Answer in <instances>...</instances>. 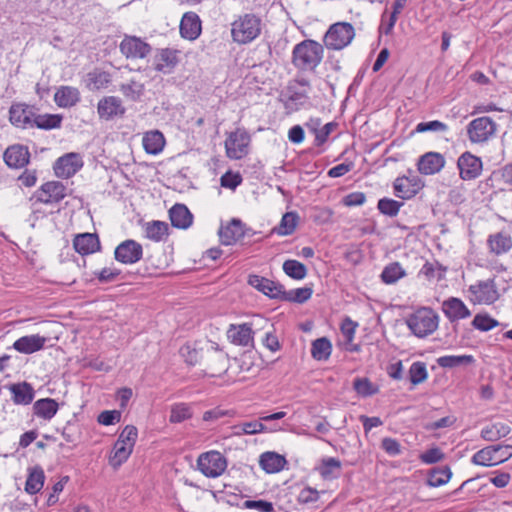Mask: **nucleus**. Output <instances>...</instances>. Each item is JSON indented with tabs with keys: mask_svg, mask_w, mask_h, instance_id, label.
<instances>
[{
	"mask_svg": "<svg viewBox=\"0 0 512 512\" xmlns=\"http://www.w3.org/2000/svg\"><path fill=\"white\" fill-rule=\"evenodd\" d=\"M264 28L262 18L255 13H244L231 23V38L239 45H246L257 39Z\"/></svg>",
	"mask_w": 512,
	"mask_h": 512,
	"instance_id": "1",
	"label": "nucleus"
},
{
	"mask_svg": "<svg viewBox=\"0 0 512 512\" xmlns=\"http://www.w3.org/2000/svg\"><path fill=\"white\" fill-rule=\"evenodd\" d=\"M324 47L312 39L296 44L292 51V64L300 71H314L321 63Z\"/></svg>",
	"mask_w": 512,
	"mask_h": 512,
	"instance_id": "2",
	"label": "nucleus"
},
{
	"mask_svg": "<svg viewBox=\"0 0 512 512\" xmlns=\"http://www.w3.org/2000/svg\"><path fill=\"white\" fill-rule=\"evenodd\" d=\"M309 81L302 78L291 82L281 97L284 107L288 112H295L309 104Z\"/></svg>",
	"mask_w": 512,
	"mask_h": 512,
	"instance_id": "3",
	"label": "nucleus"
},
{
	"mask_svg": "<svg viewBox=\"0 0 512 512\" xmlns=\"http://www.w3.org/2000/svg\"><path fill=\"white\" fill-rule=\"evenodd\" d=\"M406 323L415 336L422 338L438 328L439 317L431 308L424 307L411 314Z\"/></svg>",
	"mask_w": 512,
	"mask_h": 512,
	"instance_id": "4",
	"label": "nucleus"
},
{
	"mask_svg": "<svg viewBox=\"0 0 512 512\" xmlns=\"http://www.w3.org/2000/svg\"><path fill=\"white\" fill-rule=\"evenodd\" d=\"M355 37V29L348 22H336L329 26L323 42L328 50H342L349 46Z\"/></svg>",
	"mask_w": 512,
	"mask_h": 512,
	"instance_id": "5",
	"label": "nucleus"
},
{
	"mask_svg": "<svg viewBox=\"0 0 512 512\" xmlns=\"http://www.w3.org/2000/svg\"><path fill=\"white\" fill-rule=\"evenodd\" d=\"M512 457V445H490L477 451L471 458L475 465L492 467L501 464Z\"/></svg>",
	"mask_w": 512,
	"mask_h": 512,
	"instance_id": "6",
	"label": "nucleus"
},
{
	"mask_svg": "<svg viewBox=\"0 0 512 512\" xmlns=\"http://www.w3.org/2000/svg\"><path fill=\"white\" fill-rule=\"evenodd\" d=\"M197 467L206 477L216 478L226 470L227 460L220 452L211 450L199 455Z\"/></svg>",
	"mask_w": 512,
	"mask_h": 512,
	"instance_id": "7",
	"label": "nucleus"
},
{
	"mask_svg": "<svg viewBox=\"0 0 512 512\" xmlns=\"http://www.w3.org/2000/svg\"><path fill=\"white\" fill-rule=\"evenodd\" d=\"M496 130L497 124L490 117L482 116L467 125V136L472 143H485L495 135Z\"/></svg>",
	"mask_w": 512,
	"mask_h": 512,
	"instance_id": "8",
	"label": "nucleus"
},
{
	"mask_svg": "<svg viewBox=\"0 0 512 512\" xmlns=\"http://www.w3.org/2000/svg\"><path fill=\"white\" fill-rule=\"evenodd\" d=\"M250 136L245 130L237 129L231 132L225 141L227 157L239 160L249 152Z\"/></svg>",
	"mask_w": 512,
	"mask_h": 512,
	"instance_id": "9",
	"label": "nucleus"
},
{
	"mask_svg": "<svg viewBox=\"0 0 512 512\" xmlns=\"http://www.w3.org/2000/svg\"><path fill=\"white\" fill-rule=\"evenodd\" d=\"M67 196V188L60 181H48L42 184L34 193L36 202L43 204H55Z\"/></svg>",
	"mask_w": 512,
	"mask_h": 512,
	"instance_id": "10",
	"label": "nucleus"
},
{
	"mask_svg": "<svg viewBox=\"0 0 512 512\" xmlns=\"http://www.w3.org/2000/svg\"><path fill=\"white\" fill-rule=\"evenodd\" d=\"M143 256V247L133 239L122 241L114 250L116 261L126 265H132L141 260Z\"/></svg>",
	"mask_w": 512,
	"mask_h": 512,
	"instance_id": "11",
	"label": "nucleus"
},
{
	"mask_svg": "<svg viewBox=\"0 0 512 512\" xmlns=\"http://www.w3.org/2000/svg\"><path fill=\"white\" fill-rule=\"evenodd\" d=\"M459 176L464 181L478 178L483 170V163L480 157L470 152L462 153L457 160Z\"/></svg>",
	"mask_w": 512,
	"mask_h": 512,
	"instance_id": "12",
	"label": "nucleus"
},
{
	"mask_svg": "<svg viewBox=\"0 0 512 512\" xmlns=\"http://www.w3.org/2000/svg\"><path fill=\"white\" fill-rule=\"evenodd\" d=\"M83 159L78 153H67L56 160L53 169L59 178L68 179L74 176L82 167Z\"/></svg>",
	"mask_w": 512,
	"mask_h": 512,
	"instance_id": "13",
	"label": "nucleus"
},
{
	"mask_svg": "<svg viewBox=\"0 0 512 512\" xmlns=\"http://www.w3.org/2000/svg\"><path fill=\"white\" fill-rule=\"evenodd\" d=\"M121 53L128 59H143L152 50L150 44L136 36L125 35L119 45Z\"/></svg>",
	"mask_w": 512,
	"mask_h": 512,
	"instance_id": "14",
	"label": "nucleus"
},
{
	"mask_svg": "<svg viewBox=\"0 0 512 512\" xmlns=\"http://www.w3.org/2000/svg\"><path fill=\"white\" fill-rule=\"evenodd\" d=\"M469 292L473 296V300L479 304H492L499 298L493 278L477 281L475 284L470 285Z\"/></svg>",
	"mask_w": 512,
	"mask_h": 512,
	"instance_id": "15",
	"label": "nucleus"
},
{
	"mask_svg": "<svg viewBox=\"0 0 512 512\" xmlns=\"http://www.w3.org/2000/svg\"><path fill=\"white\" fill-rule=\"evenodd\" d=\"M35 107L24 103L12 104L9 109L10 122L19 128L28 129L32 128V121L35 112Z\"/></svg>",
	"mask_w": 512,
	"mask_h": 512,
	"instance_id": "16",
	"label": "nucleus"
},
{
	"mask_svg": "<svg viewBox=\"0 0 512 512\" xmlns=\"http://www.w3.org/2000/svg\"><path fill=\"white\" fill-rule=\"evenodd\" d=\"M441 310L451 323L471 316L469 308L460 298L457 297H449L444 300L441 305Z\"/></svg>",
	"mask_w": 512,
	"mask_h": 512,
	"instance_id": "17",
	"label": "nucleus"
},
{
	"mask_svg": "<svg viewBox=\"0 0 512 512\" xmlns=\"http://www.w3.org/2000/svg\"><path fill=\"white\" fill-rule=\"evenodd\" d=\"M99 117L105 120H111L115 117H122L126 109L122 100L115 96H106L102 98L97 105Z\"/></svg>",
	"mask_w": 512,
	"mask_h": 512,
	"instance_id": "18",
	"label": "nucleus"
},
{
	"mask_svg": "<svg viewBox=\"0 0 512 512\" xmlns=\"http://www.w3.org/2000/svg\"><path fill=\"white\" fill-rule=\"evenodd\" d=\"M486 184L499 191H512V163L493 171L486 179Z\"/></svg>",
	"mask_w": 512,
	"mask_h": 512,
	"instance_id": "19",
	"label": "nucleus"
},
{
	"mask_svg": "<svg viewBox=\"0 0 512 512\" xmlns=\"http://www.w3.org/2000/svg\"><path fill=\"white\" fill-rule=\"evenodd\" d=\"M227 337L235 345L243 347L253 346L252 325L250 323L231 324L227 330Z\"/></svg>",
	"mask_w": 512,
	"mask_h": 512,
	"instance_id": "20",
	"label": "nucleus"
},
{
	"mask_svg": "<svg viewBox=\"0 0 512 512\" xmlns=\"http://www.w3.org/2000/svg\"><path fill=\"white\" fill-rule=\"evenodd\" d=\"M445 166V158L438 152H427L422 155L417 163L419 173L423 175H434L440 172Z\"/></svg>",
	"mask_w": 512,
	"mask_h": 512,
	"instance_id": "21",
	"label": "nucleus"
},
{
	"mask_svg": "<svg viewBox=\"0 0 512 512\" xmlns=\"http://www.w3.org/2000/svg\"><path fill=\"white\" fill-rule=\"evenodd\" d=\"M47 338L39 334L22 336L13 343V348L22 354H32L42 350Z\"/></svg>",
	"mask_w": 512,
	"mask_h": 512,
	"instance_id": "22",
	"label": "nucleus"
},
{
	"mask_svg": "<svg viewBox=\"0 0 512 512\" xmlns=\"http://www.w3.org/2000/svg\"><path fill=\"white\" fill-rule=\"evenodd\" d=\"M73 247L80 255H89L99 251L101 244L97 234L82 233L75 236Z\"/></svg>",
	"mask_w": 512,
	"mask_h": 512,
	"instance_id": "23",
	"label": "nucleus"
},
{
	"mask_svg": "<svg viewBox=\"0 0 512 512\" xmlns=\"http://www.w3.org/2000/svg\"><path fill=\"white\" fill-rule=\"evenodd\" d=\"M178 63V51L170 48L161 49L154 57V69L164 74L173 71Z\"/></svg>",
	"mask_w": 512,
	"mask_h": 512,
	"instance_id": "24",
	"label": "nucleus"
},
{
	"mask_svg": "<svg viewBox=\"0 0 512 512\" xmlns=\"http://www.w3.org/2000/svg\"><path fill=\"white\" fill-rule=\"evenodd\" d=\"M30 153L22 145H12L4 152V161L11 168H22L29 163Z\"/></svg>",
	"mask_w": 512,
	"mask_h": 512,
	"instance_id": "25",
	"label": "nucleus"
},
{
	"mask_svg": "<svg viewBox=\"0 0 512 512\" xmlns=\"http://www.w3.org/2000/svg\"><path fill=\"white\" fill-rule=\"evenodd\" d=\"M245 236L244 225L239 219H232L226 226L219 230V237L222 244L228 246L237 242Z\"/></svg>",
	"mask_w": 512,
	"mask_h": 512,
	"instance_id": "26",
	"label": "nucleus"
},
{
	"mask_svg": "<svg viewBox=\"0 0 512 512\" xmlns=\"http://www.w3.org/2000/svg\"><path fill=\"white\" fill-rule=\"evenodd\" d=\"M180 34L188 40H195L201 34V20L194 12H186L180 22Z\"/></svg>",
	"mask_w": 512,
	"mask_h": 512,
	"instance_id": "27",
	"label": "nucleus"
},
{
	"mask_svg": "<svg viewBox=\"0 0 512 512\" xmlns=\"http://www.w3.org/2000/svg\"><path fill=\"white\" fill-rule=\"evenodd\" d=\"M487 245L491 253L502 255L512 248V238L507 232L500 231L489 235Z\"/></svg>",
	"mask_w": 512,
	"mask_h": 512,
	"instance_id": "28",
	"label": "nucleus"
},
{
	"mask_svg": "<svg viewBox=\"0 0 512 512\" xmlns=\"http://www.w3.org/2000/svg\"><path fill=\"white\" fill-rule=\"evenodd\" d=\"M54 101L61 108H70L80 101V92L71 86H61L54 94Z\"/></svg>",
	"mask_w": 512,
	"mask_h": 512,
	"instance_id": "29",
	"label": "nucleus"
},
{
	"mask_svg": "<svg viewBox=\"0 0 512 512\" xmlns=\"http://www.w3.org/2000/svg\"><path fill=\"white\" fill-rule=\"evenodd\" d=\"M171 223L174 227L187 229L193 221V215L184 204H175L169 211Z\"/></svg>",
	"mask_w": 512,
	"mask_h": 512,
	"instance_id": "30",
	"label": "nucleus"
},
{
	"mask_svg": "<svg viewBox=\"0 0 512 512\" xmlns=\"http://www.w3.org/2000/svg\"><path fill=\"white\" fill-rule=\"evenodd\" d=\"M45 481L44 470L40 466L28 468V476L25 483V491L28 494H36L43 488Z\"/></svg>",
	"mask_w": 512,
	"mask_h": 512,
	"instance_id": "31",
	"label": "nucleus"
},
{
	"mask_svg": "<svg viewBox=\"0 0 512 512\" xmlns=\"http://www.w3.org/2000/svg\"><path fill=\"white\" fill-rule=\"evenodd\" d=\"M165 146V138L163 134L158 131H149L143 137V147L148 154L157 155Z\"/></svg>",
	"mask_w": 512,
	"mask_h": 512,
	"instance_id": "32",
	"label": "nucleus"
},
{
	"mask_svg": "<svg viewBox=\"0 0 512 512\" xmlns=\"http://www.w3.org/2000/svg\"><path fill=\"white\" fill-rule=\"evenodd\" d=\"M86 86L89 90L106 88L111 82V75L107 71L94 69L86 75Z\"/></svg>",
	"mask_w": 512,
	"mask_h": 512,
	"instance_id": "33",
	"label": "nucleus"
},
{
	"mask_svg": "<svg viewBox=\"0 0 512 512\" xmlns=\"http://www.w3.org/2000/svg\"><path fill=\"white\" fill-rule=\"evenodd\" d=\"M511 432V427L505 423L497 422L487 425L481 430V438L488 442H495L506 437Z\"/></svg>",
	"mask_w": 512,
	"mask_h": 512,
	"instance_id": "34",
	"label": "nucleus"
},
{
	"mask_svg": "<svg viewBox=\"0 0 512 512\" xmlns=\"http://www.w3.org/2000/svg\"><path fill=\"white\" fill-rule=\"evenodd\" d=\"M260 466L267 473H276L283 469L286 460L275 452H265L260 456Z\"/></svg>",
	"mask_w": 512,
	"mask_h": 512,
	"instance_id": "35",
	"label": "nucleus"
},
{
	"mask_svg": "<svg viewBox=\"0 0 512 512\" xmlns=\"http://www.w3.org/2000/svg\"><path fill=\"white\" fill-rule=\"evenodd\" d=\"M34 414L45 420H50L58 411V403L52 398H43L33 404Z\"/></svg>",
	"mask_w": 512,
	"mask_h": 512,
	"instance_id": "36",
	"label": "nucleus"
},
{
	"mask_svg": "<svg viewBox=\"0 0 512 512\" xmlns=\"http://www.w3.org/2000/svg\"><path fill=\"white\" fill-rule=\"evenodd\" d=\"M341 466V461L339 459L326 457L321 460L320 465L316 469L323 479L330 480L339 476Z\"/></svg>",
	"mask_w": 512,
	"mask_h": 512,
	"instance_id": "37",
	"label": "nucleus"
},
{
	"mask_svg": "<svg viewBox=\"0 0 512 512\" xmlns=\"http://www.w3.org/2000/svg\"><path fill=\"white\" fill-rule=\"evenodd\" d=\"M32 121V128L37 127L39 129L51 130L59 128L62 122V116L58 114H38L35 109Z\"/></svg>",
	"mask_w": 512,
	"mask_h": 512,
	"instance_id": "38",
	"label": "nucleus"
},
{
	"mask_svg": "<svg viewBox=\"0 0 512 512\" xmlns=\"http://www.w3.org/2000/svg\"><path fill=\"white\" fill-rule=\"evenodd\" d=\"M298 220L299 216L296 212H286L279 225L275 226L271 232L279 236L291 235L297 227Z\"/></svg>",
	"mask_w": 512,
	"mask_h": 512,
	"instance_id": "39",
	"label": "nucleus"
},
{
	"mask_svg": "<svg viewBox=\"0 0 512 512\" xmlns=\"http://www.w3.org/2000/svg\"><path fill=\"white\" fill-rule=\"evenodd\" d=\"M132 451L133 448L123 444L122 440H117L109 457L110 465L114 468L120 467L124 462L127 461Z\"/></svg>",
	"mask_w": 512,
	"mask_h": 512,
	"instance_id": "40",
	"label": "nucleus"
},
{
	"mask_svg": "<svg viewBox=\"0 0 512 512\" xmlns=\"http://www.w3.org/2000/svg\"><path fill=\"white\" fill-rule=\"evenodd\" d=\"M472 355H445L437 358L436 363L441 368H456L474 363Z\"/></svg>",
	"mask_w": 512,
	"mask_h": 512,
	"instance_id": "41",
	"label": "nucleus"
},
{
	"mask_svg": "<svg viewBox=\"0 0 512 512\" xmlns=\"http://www.w3.org/2000/svg\"><path fill=\"white\" fill-rule=\"evenodd\" d=\"M452 477V471L448 466L436 467L431 469L427 484L430 487H440L449 482Z\"/></svg>",
	"mask_w": 512,
	"mask_h": 512,
	"instance_id": "42",
	"label": "nucleus"
},
{
	"mask_svg": "<svg viewBox=\"0 0 512 512\" xmlns=\"http://www.w3.org/2000/svg\"><path fill=\"white\" fill-rule=\"evenodd\" d=\"M406 276V272L399 262H392L386 265L381 273V280L385 284H394Z\"/></svg>",
	"mask_w": 512,
	"mask_h": 512,
	"instance_id": "43",
	"label": "nucleus"
},
{
	"mask_svg": "<svg viewBox=\"0 0 512 512\" xmlns=\"http://www.w3.org/2000/svg\"><path fill=\"white\" fill-rule=\"evenodd\" d=\"M331 351V342L325 337L318 338L312 342L311 355L318 361L327 360L331 355Z\"/></svg>",
	"mask_w": 512,
	"mask_h": 512,
	"instance_id": "44",
	"label": "nucleus"
},
{
	"mask_svg": "<svg viewBox=\"0 0 512 512\" xmlns=\"http://www.w3.org/2000/svg\"><path fill=\"white\" fill-rule=\"evenodd\" d=\"M11 392L13 394V401L16 404H30L34 397V391L32 387L27 383L13 385Z\"/></svg>",
	"mask_w": 512,
	"mask_h": 512,
	"instance_id": "45",
	"label": "nucleus"
},
{
	"mask_svg": "<svg viewBox=\"0 0 512 512\" xmlns=\"http://www.w3.org/2000/svg\"><path fill=\"white\" fill-rule=\"evenodd\" d=\"M282 268L287 276L295 280H302L307 276L306 266L297 260L288 259L284 261Z\"/></svg>",
	"mask_w": 512,
	"mask_h": 512,
	"instance_id": "46",
	"label": "nucleus"
},
{
	"mask_svg": "<svg viewBox=\"0 0 512 512\" xmlns=\"http://www.w3.org/2000/svg\"><path fill=\"white\" fill-rule=\"evenodd\" d=\"M312 293L313 290L311 287H301L289 291L283 289L281 300L301 304L309 300Z\"/></svg>",
	"mask_w": 512,
	"mask_h": 512,
	"instance_id": "47",
	"label": "nucleus"
},
{
	"mask_svg": "<svg viewBox=\"0 0 512 512\" xmlns=\"http://www.w3.org/2000/svg\"><path fill=\"white\" fill-rule=\"evenodd\" d=\"M168 224L162 221H153L146 226V237L152 241L160 242L168 235Z\"/></svg>",
	"mask_w": 512,
	"mask_h": 512,
	"instance_id": "48",
	"label": "nucleus"
},
{
	"mask_svg": "<svg viewBox=\"0 0 512 512\" xmlns=\"http://www.w3.org/2000/svg\"><path fill=\"white\" fill-rule=\"evenodd\" d=\"M122 94L131 101H138L144 93V85L131 80L129 83L120 86Z\"/></svg>",
	"mask_w": 512,
	"mask_h": 512,
	"instance_id": "49",
	"label": "nucleus"
},
{
	"mask_svg": "<svg viewBox=\"0 0 512 512\" xmlns=\"http://www.w3.org/2000/svg\"><path fill=\"white\" fill-rule=\"evenodd\" d=\"M471 324L475 329L487 332L497 327L499 322L487 313H478L475 315Z\"/></svg>",
	"mask_w": 512,
	"mask_h": 512,
	"instance_id": "50",
	"label": "nucleus"
},
{
	"mask_svg": "<svg viewBox=\"0 0 512 512\" xmlns=\"http://www.w3.org/2000/svg\"><path fill=\"white\" fill-rule=\"evenodd\" d=\"M393 188L395 196L401 199H410L416 195L409 186L407 176L397 177L393 183Z\"/></svg>",
	"mask_w": 512,
	"mask_h": 512,
	"instance_id": "51",
	"label": "nucleus"
},
{
	"mask_svg": "<svg viewBox=\"0 0 512 512\" xmlns=\"http://www.w3.org/2000/svg\"><path fill=\"white\" fill-rule=\"evenodd\" d=\"M428 377L426 365L424 362H414L409 369V379L413 385L424 382Z\"/></svg>",
	"mask_w": 512,
	"mask_h": 512,
	"instance_id": "52",
	"label": "nucleus"
},
{
	"mask_svg": "<svg viewBox=\"0 0 512 512\" xmlns=\"http://www.w3.org/2000/svg\"><path fill=\"white\" fill-rule=\"evenodd\" d=\"M402 206L403 202H399L391 198H382L377 204L379 211L389 217L396 216Z\"/></svg>",
	"mask_w": 512,
	"mask_h": 512,
	"instance_id": "53",
	"label": "nucleus"
},
{
	"mask_svg": "<svg viewBox=\"0 0 512 512\" xmlns=\"http://www.w3.org/2000/svg\"><path fill=\"white\" fill-rule=\"evenodd\" d=\"M192 416L188 405L184 403L176 404L171 409L169 420L171 423H181Z\"/></svg>",
	"mask_w": 512,
	"mask_h": 512,
	"instance_id": "54",
	"label": "nucleus"
},
{
	"mask_svg": "<svg viewBox=\"0 0 512 512\" xmlns=\"http://www.w3.org/2000/svg\"><path fill=\"white\" fill-rule=\"evenodd\" d=\"M445 454L438 447H432L421 453L419 459L424 464H435L444 460Z\"/></svg>",
	"mask_w": 512,
	"mask_h": 512,
	"instance_id": "55",
	"label": "nucleus"
},
{
	"mask_svg": "<svg viewBox=\"0 0 512 512\" xmlns=\"http://www.w3.org/2000/svg\"><path fill=\"white\" fill-rule=\"evenodd\" d=\"M415 131L418 133H424L428 131L432 132H446L448 131V126L439 120H433L429 122H420L417 124Z\"/></svg>",
	"mask_w": 512,
	"mask_h": 512,
	"instance_id": "56",
	"label": "nucleus"
},
{
	"mask_svg": "<svg viewBox=\"0 0 512 512\" xmlns=\"http://www.w3.org/2000/svg\"><path fill=\"white\" fill-rule=\"evenodd\" d=\"M354 389L361 396H371L377 392V388L367 378H357L354 381Z\"/></svg>",
	"mask_w": 512,
	"mask_h": 512,
	"instance_id": "57",
	"label": "nucleus"
},
{
	"mask_svg": "<svg viewBox=\"0 0 512 512\" xmlns=\"http://www.w3.org/2000/svg\"><path fill=\"white\" fill-rule=\"evenodd\" d=\"M94 274L100 283H111L119 279L121 271L116 267H105Z\"/></svg>",
	"mask_w": 512,
	"mask_h": 512,
	"instance_id": "58",
	"label": "nucleus"
},
{
	"mask_svg": "<svg viewBox=\"0 0 512 512\" xmlns=\"http://www.w3.org/2000/svg\"><path fill=\"white\" fill-rule=\"evenodd\" d=\"M260 292H262L264 295L270 298L281 300L283 285L268 279V284L263 283Z\"/></svg>",
	"mask_w": 512,
	"mask_h": 512,
	"instance_id": "59",
	"label": "nucleus"
},
{
	"mask_svg": "<svg viewBox=\"0 0 512 512\" xmlns=\"http://www.w3.org/2000/svg\"><path fill=\"white\" fill-rule=\"evenodd\" d=\"M138 437V430L133 425H127L122 430V432L119 435V438L117 440H122L123 444L134 448L136 440Z\"/></svg>",
	"mask_w": 512,
	"mask_h": 512,
	"instance_id": "60",
	"label": "nucleus"
},
{
	"mask_svg": "<svg viewBox=\"0 0 512 512\" xmlns=\"http://www.w3.org/2000/svg\"><path fill=\"white\" fill-rule=\"evenodd\" d=\"M121 412L118 410H105L102 411L97 418L99 424L104 426L113 425L120 422Z\"/></svg>",
	"mask_w": 512,
	"mask_h": 512,
	"instance_id": "61",
	"label": "nucleus"
},
{
	"mask_svg": "<svg viewBox=\"0 0 512 512\" xmlns=\"http://www.w3.org/2000/svg\"><path fill=\"white\" fill-rule=\"evenodd\" d=\"M244 509H256L260 512H274V506L266 500H246L242 504Z\"/></svg>",
	"mask_w": 512,
	"mask_h": 512,
	"instance_id": "62",
	"label": "nucleus"
},
{
	"mask_svg": "<svg viewBox=\"0 0 512 512\" xmlns=\"http://www.w3.org/2000/svg\"><path fill=\"white\" fill-rule=\"evenodd\" d=\"M338 124L336 122H329L320 127L317 135L315 136V145L321 146L323 145L329 135L337 128Z\"/></svg>",
	"mask_w": 512,
	"mask_h": 512,
	"instance_id": "63",
	"label": "nucleus"
},
{
	"mask_svg": "<svg viewBox=\"0 0 512 512\" xmlns=\"http://www.w3.org/2000/svg\"><path fill=\"white\" fill-rule=\"evenodd\" d=\"M381 447L390 456H397L401 453L400 443L390 437H386L382 440Z\"/></svg>",
	"mask_w": 512,
	"mask_h": 512,
	"instance_id": "64",
	"label": "nucleus"
}]
</instances>
